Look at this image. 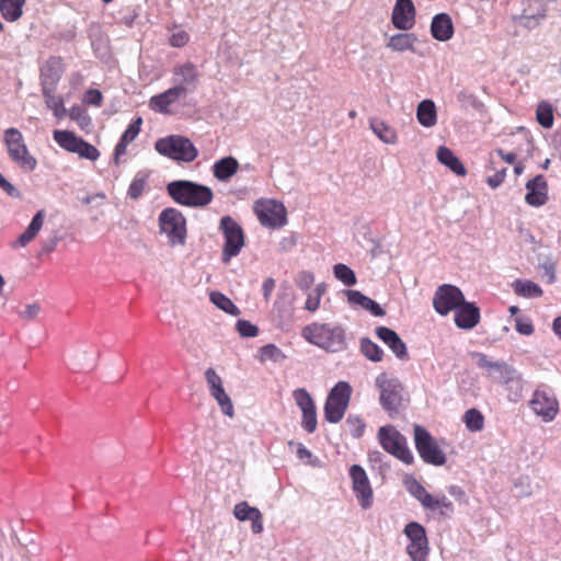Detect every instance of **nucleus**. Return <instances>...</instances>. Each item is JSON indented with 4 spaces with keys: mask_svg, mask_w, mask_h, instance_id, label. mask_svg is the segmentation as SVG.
I'll use <instances>...</instances> for the list:
<instances>
[{
    "mask_svg": "<svg viewBox=\"0 0 561 561\" xmlns=\"http://www.w3.org/2000/svg\"><path fill=\"white\" fill-rule=\"evenodd\" d=\"M26 0H0V12L8 22L18 21L23 14Z\"/></svg>",
    "mask_w": 561,
    "mask_h": 561,
    "instance_id": "72a5a7b5",
    "label": "nucleus"
},
{
    "mask_svg": "<svg viewBox=\"0 0 561 561\" xmlns=\"http://www.w3.org/2000/svg\"><path fill=\"white\" fill-rule=\"evenodd\" d=\"M317 408L302 413L301 427L307 433H313L317 430Z\"/></svg>",
    "mask_w": 561,
    "mask_h": 561,
    "instance_id": "13d9d810",
    "label": "nucleus"
},
{
    "mask_svg": "<svg viewBox=\"0 0 561 561\" xmlns=\"http://www.w3.org/2000/svg\"><path fill=\"white\" fill-rule=\"evenodd\" d=\"M259 508L250 506L247 502H240L234 505L233 515L241 522L249 520L255 513H259Z\"/></svg>",
    "mask_w": 561,
    "mask_h": 561,
    "instance_id": "864d4df0",
    "label": "nucleus"
},
{
    "mask_svg": "<svg viewBox=\"0 0 561 561\" xmlns=\"http://www.w3.org/2000/svg\"><path fill=\"white\" fill-rule=\"evenodd\" d=\"M205 379L209 387V392L211 397H218V394L225 391L222 380L214 368L209 367L206 369Z\"/></svg>",
    "mask_w": 561,
    "mask_h": 561,
    "instance_id": "de8ad7c7",
    "label": "nucleus"
},
{
    "mask_svg": "<svg viewBox=\"0 0 561 561\" xmlns=\"http://www.w3.org/2000/svg\"><path fill=\"white\" fill-rule=\"evenodd\" d=\"M174 77L178 82L176 85L187 88L188 93L193 92L197 88L199 73L196 66L192 62H185L184 65L176 66L174 68Z\"/></svg>",
    "mask_w": 561,
    "mask_h": 561,
    "instance_id": "a878e982",
    "label": "nucleus"
},
{
    "mask_svg": "<svg viewBox=\"0 0 561 561\" xmlns=\"http://www.w3.org/2000/svg\"><path fill=\"white\" fill-rule=\"evenodd\" d=\"M480 309L474 302L465 300L455 311V323L459 329L471 330L480 322Z\"/></svg>",
    "mask_w": 561,
    "mask_h": 561,
    "instance_id": "4be33fe9",
    "label": "nucleus"
},
{
    "mask_svg": "<svg viewBox=\"0 0 561 561\" xmlns=\"http://www.w3.org/2000/svg\"><path fill=\"white\" fill-rule=\"evenodd\" d=\"M343 293L346 295L347 301L351 306L367 310L375 317H383L386 314L385 309L377 301L367 297L362 291L345 289Z\"/></svg>",
    "mask_w": 561,
    "mask_h": 561,
    "instance_id": "b1692460",
    "label": "nucleus"
},
{
    "mask_svg": "<svg viewBox=\"0 0 561 561\" xmlns=\"http://www.w3.org/2000/svg\"><path fill=\"white\" fill-rule=\"evenodd\" d=\"M295 283L302 291H307L314 283L313 273L300 271L295 278Z\"/></svg>",
    "mask_w": 561,
    "mask_h": 561,
    "instance_id": "bf43d9fd",
    "label": "nucleus"
},
{
    "mask_svg": "<svg viewBox=\"0 0 561 561\" xmlns=\"http://www.w3.org/2000/svg\"><path fill=\"white\" fill-rule=\"evenodd\" d=\"M506 379L502 382L506 390H508L514 396V400L522 397L523 391V378L522 375L517 371L516 368L507 369L505 371Z\"/></svg>",
    "mask_w": 561,
    "mask_h": 561,
    "instance_id": "58836bf2",
    "label": "nucleus"
},
{
    "mask_svg": "<svg viewBox=\"0 0 561 561\" xmlns=\"http://www.w3.org/2000/svg\"><path fill=\"white\" fill-rule=\"evenodd\" d=\"M187 93V88L174 85L162 93L153 95L150 99V107L160 113H168V107L175 103L180 98L185 96Z\"/></svg>",
    "mask_w": 561,
    "mask_h": 561,
    "instance_id": "5701e85b",
    "label": "nucleus"
},
{
    "mask_svg": "<svg viewBox=\"0 0 561 561\" xmlns=\"http://www.w3.org/2000/svg\"><path fill=\"white\" fill-rule=\"evenodd\" d=\"M471 357L477 359L478 367L485 369L490 377L501 383L506 379L505 371L514 369L512 365L504 360H490L484 353L472 352Z\"/></svg>",
    "mask_w": 561,
    "mask_h": 561,
    "instance_id": "412c9836",
    "label": "nucleus"
},
{
    "mask_svg": "<svg viewBox=\"0 0 561 561\" xmlns=\"http://www.w3.org/2000/svg\"><path fill=\"white\" fill-rule=\"evenodd\" d=\"M514 488L519 490L517 492L518 496H529L531 494L528 477L518 478V480L514 483Z\"/></svg>",
    "mask_w": 561,
    "mask_h": 561,
    "instance_id": "69168bd1",
    "label": "nucleus"
},
{
    "mask_svg": "<svg viewBox=\"0 0 561 561\" xmlns=\"http://www.w3.org/2000/svg\"><path fill=\"white\" fill-rule=\"evenodd\" d=\"M190 39L188 34L185 31H179L173 33L169 39V43L172 47H183L187 44Z\"/></svg>",
    "mask_w": 561,
    "mask_h": 561,
    "instance_id": "0e129e2a",
    "label": "nucleus"
},
{
    "mask_svg": "<svg viewBox=\"0 0 561 561\" xmlns=\"http://www.w3.org/2000/svg\"><path fill=\"white\" fill-rule=\"evenodd\" d=\"M345 424L348 428L350 434L354 438H359L363 436L364 431L366 428V424L362 417H359L358 415L348 414Z\"/></svg>",
    "mask_w": 561,
    "mask_h": 561,
    "instance_id": "8fccbe9b",
    "label": "nucleus"
},
{
    "mask_svg": "<svg viewBox=\"0 0 561 561\" xmlns=\"http://www.w3.org/2000/svg\"><path fill=\"white\" fill-rule=\"evenodd\" d=\"M239 162L232 156L224 157L217 160L213 167V175L221 182H227L231 179L239 170Z\"/></svg>",
    "mask_w": 561,
    "mask_h": 561,
    "instance_id": "bb28decb",
    "label": "nucleus"
},
{
    "mask_svg": "<svg viewBox=\"0 0 561 561\" xmlns=\"http://www.w3.org/2000/svg\"><path fill=\"white\" fill-rule=\"evenodd\" d=\"M376 387L380 390L379 402L389 415L399 412L403 402V385L397 378H389L386 373H381L376 377Z\"/></svg>",
    "mask_w": 561,
    "mask_h": 561,
    "instance_id": "39448f33",
    "label": "nucleus"
},
{
    "mask_svg": "<svg viewBox=\"0 0 561 561\" xmlns=\"http://www.w3.org/2000/svg\"><path fill=\"white\" fill-rule=\"evenodd\" d=\"M463 422L470 432H479L484 426V416L478 409H469L465 412Z\"/></svg>",
    "mask_w": 561,
    "mask_h": 561,
    "instance_id": "a18cd8bd",
    "label": "nucleus"
},
{
    "mask_svg": "<svg viewBox=\"0 0 561 561\" xmlns=\"http://www.w3.org/2000/svg\"><path fill=\"white\" fill-rule=\"evenodd\" d=\"M417 122L426 128L433 127L437 123V110L433 100L425 99L416 107Z\"/></svg>",
    "mask_w": 561,
    "mask_h": 561,
    "instance_id": "c85d7f7f",
    "label": "nucleus"
},
{
    "mask_svg": "<svg viewBox=\"0 0 561 561\" xmlns=\"http://www.w3.org/2000/svg\"><path fill=\"white\" fill-rule=\"evenodd\" d=\"M54 140L65 150L75 153L82 138L69 130H54Z\"/></svg>",
    "mask_w": 561,
    "mask_h": 561,
    "instance_id": "f704fd0d",
    "label": "nucleus"
},
{
    "mask_svg": "<svg viewBox=\"0 0 561 561\" xmlns=\"http://www.w3.org/2000/svg\"><path fill=\"white\" fill-rule=\"evenodd\" d=\"M414 445L421 459L432 466L446 463V456L435 438L422 425H414Z\"/></svg>",
    "mask_w": 561,
    "mask_h": 561,
    "instance_id": "0eeeda50",
    "label": "nucleus"
},
{
    "mask_svg": "<svg viewBox=\"0 0 561 561\" xmlns=\"http://www.w3.org/2000/svg\"><path fill=\"white\" fill-rule=\"evenodd\" d=\"M370 128L373 133L385 144H394L397 134L393 128L378 118L370 119Z\"/></svg>",
    "mask_w": 561,
    "mask_h": 561,
    "instance_id": "c9c22d12",
    "label": "nucleus"
},
{
    "mask_svg": "<svg viewBox=\"0 0 561 561\" xmlns=\"http://www.w3.org/2000/svg\"><path fill=\"white\" fill-rule=\"evenodd\" d=\"M150 176L149 171H139L136 173L135 178L133 179L131 183L129 184L127 195L131 199H138L141 197L144 192L146 191L148 186V179Z\"/></svg>",
    "mask_w": 561,
    "mask_h": 561,
    "instance_id": "e433bc0d",
    "label": "nucleus"
},
{
    "mask_svg": "<svg viewBox=\"0 0 561 561\" xmlns=\"http://www.w3.org/2000/svg\"><path fill=\"white\" fill-rule=\"evenodd\" d=\"M536 118L541 127L551 128L554 122L552 105L546 101L540 102L537 106Z\"/></svg>",
    "mask_w": 561,
    "mask_h": 561,
    "instance_id": "a19ab883",
    "label": "nucleus"
},
{
    "mask_svg": "<svg viewBox=\"0 0 561 561\" xmlns=\"http://www.w3.org/2000/svg\"><path fill=\"white\" fill-rule=\"evenodd\" d=\"M62 73V59L56 56L49 57L41 67L39 79L42 91H56Z\"/></svg>",
    "mask_w": 561,
    "mask_h": 561,
    "instance_id": "2eb2a0df",
    "label": "nucleus"
},
{
    "mask_svg": "<svg viewBox=\"0 0 561 561\" xmlns=\"http://www.w3.org/2000/svg\"><path fill=\"white\" fill-rule=\"evenodd\" d=\"M454 23L449 14L437 13L431 22V34L439 42H447L454 36Z\"/></svg>",
    "mask_w": 561,
    "mask_h": 561,
    "instance_id": "393cba45",
    "label": "nucleus"
},
{
    "mask_svg": "<svg viewBox=\"0 0 561 561\" xmlns=\"http://www.w3.org/2000/svg\"><path fill=\"white\" fill-rule=\"evenodd\" d=\"M98 356L99 355L96 354L92 359H90L88 351L81 350L73 356V364L79 369L93 370L96 367Z\"/></svg>",
    "mask_w": 561,
    "mask_h": 561,
    "instance_id": "3c124183",
    "label": "nucleus"
},
{
    "mask_svg": "<svg viewBox=\"0 0 561 561\" xmlns=\"http://www.w3.org/2000/svg\"><path fill=\"white\" fill-rule=\"evenodd\" d=\"M515 329L519 334L530 335L534 333V324L529 318L517 317L515 319Z\"/></svg>",
    "mask_w": 561,
    "mask_h": 561,
    "instance_id": "680f3d73",
    "label": "nucleus"
},
{
    "mask_svg": "<svg viewBox=\"0 0 561 561\" xmlns=\"http://www.w3.org/2000/svg\"><path fill=\"white\" fill-rule=\"evenodd\" d=\"M378 439L381 447L405 465H412L414 456L408 446L407 438L394 427L387 425L378 430Z\"/></svg>",
    "mask_w": 561,
    "mask_h": 561,
    "instance_id": "423d86ee",
    "label": "nucleus"
},
{
    "mask_svg": "<svg viewBox=\"0 0 561 561\" xmlns=\"http://www.w3.org/2000/svg\"><path fill=\"white\" fill-rule=\"evenodd\" d=\"M44 219L45 210L41 209L33 216L31 222L28 224L24 232L20 234L15 243L21 247H25L27 243L34 240V238L37 236V233L43 227Z\"/></svg>",
    "mask_w": 561,
    "mask_h": 561,
    "instance_id": "7c9ffc66",
    "label": "nucleus"
},
{
    "mask_svg": "<svg viewBox=\"0 0 561 561\" xmlns=\"http://www.w3.org/2000/svg\"><path fill=\"white\" fill-rule=\"evenodd\" d=\"M512 288L515 295L524 298H538L543 294L541 287L538 284L528 279H515L512 283Z\"/></svg>",
    "mask_w": 561,
    "mask_h": 561,
    "instance_id": "473e14b6",
    "label": "nucleus"
},
{
    "mask_svg": "<svg viewBox=\"0 0 561 561\" xmlns=\"http://www.w3.org/2000/svg\"><path fill=\"white\" fill-rule=\"evenodd\" d=\"M531 409L547 422L552 421L558 413V402L545 390L537 389L530 401Z\"/></svg>",
    "mask_w": 561,
    "mask_h": 561,
    "instance_id": "a211bd4d",
    "label": "nucleus"
},
{
    "mask_svg": "<svg viewBox=\"0 0 561 561\" xmlns=\"http://www.w3.org/2000/svg\"><path fill=\"white\" fill-rule=\"evenodd\" d=\"M437 160L449 168L455 174L459 176H463L467 173V170L460 159L445 146H440L437 149Z\"/></svg>",
    "mask_w": 561,
    "mask_h": 561,
    "instance_id": "c756f323",
    "label": "nucleus"
},
{
    "mask_svg": "<svg viewBox=\"0 0 561 561\" xmlns=\"http://www.w3.org/2000/svg\"><path fill=\"white\" fill-rule=\"evenodd\" d=\"M154 149L161 156L179 162H192L198 156V150L194 144L182 135H170L159 138L154 142Z\"/></svg>",
    "mask_w": 561,
    "mask_h": 561,
    "instance_id": "7ed1b4c3",
    "label": "nucleus"
},
{
    "mask_svg": "<svg viewBox=\"0 0 561 561\" xmlns=\"http://www.w3.org/2000/svg\"><path fill=\"white\" fill-rule=\"evenodd\" d=\"M259 360L264 363L266 360H272L274 363H282L286 359V355L283 351L276 346L275 344H266L259 350Z\"/></svg>",
    "mask_w": 561,
    "mask_h": 561,
    "instance_id": "37998d69",
    "label": "nucleus"
},
{
    "mask_svg": "<svg viewBox=\"0 0 561 561\" xmlns=\"http://www.w3.org/2000/svg\"><path fill=\"white\" fill-rule=\"evenodd\" d=\"M352 489L358 500L359 506L367 510L373 505V489L365 469L360 465H352L350 468Z\"/></svg>",
    "mask_w": 561,
    "mask_h": 561,
    "instance_id": "4468645a",
    "label": "nucleus"
},
{
    "mask_svg": "<svg viewBox=\"0 0 561 561\" xmlns=\"http://www.w3.org/2000/svg\"><path fill=\"white\" fill-rule=\"evenodd\" d=\"M415 7L412 0H396L391 22L397 30L409 31L415 24Z\"/></svg>",
    "mask_w": 561,
    "mask_h": 561,
    "instance_id": "dca6fc26",
    "label": "nucleus"
},
{
    "mask_svg": "<svg viewBox=\"0 0 561 561\" xmlns=\"http://www.w3.org/2000/svg\"><path fill=\"white\" fill-rule=\"evenodd\" d=\"M254 210L263 227L278 229L287 224L286 208L283 203L275 199L256 202Z\"/></svg>",
    "mask_w": 561,
    "mask_h": 561,
    "instance_id": "9b49d317",
    "label": "nucleus"
},
{
    "mask_svg": "<svg viewBox=\"0 0 561 561\" xmlns=\"http://www.w3.org/2000/svg\"><path fill=\"white\" fill-rule=\"evenodd\" d=\"M159 228L165 233L171 245H184L186 242V219L176 208H165L159 215Z\"/></svg>",
    "mask_w": 561,
    "mask_h": 561,
    "instance_id": "6e6552de",
    "label": "nucleus"
},
{
    "mask_svg": "<svg viewBox=\"0 0 561 561\" xmlns=\"http://www.w3.org/2000/svg\"><path fill=\"white\" fill-rule=\"evenodd\" d=\"M465 300V296L459 287L451 284H443L438 286L434 294L433 307L438 314L447 316L450 311H456Z\"/></svg>",
    "mask_w": 561,
    "mask_h": 561,
    "instance_id": "f8f14e48",
    "label": "nucleus"
},
{
    "mask_svg": "<svg viewBox=\"0 0 561 561\" xmlns=\"http://www.w3.org/2000/svg\"><path fill=\"white\" fill-rule=\"evenodd\" d=\"M431 511H438V514L444 517H449L454 512L453 503L447 499L446 495H442L437 499L432 496V505L426 507Z\"/></svg>",
    "mask_w": 561,
    "mask_h": 561,
    "instance_id": "09e8293b",
    "label": "nucleus"
},
{
    "mask_svg": "<svg viewBox=\"0 0 561 561\" xmlns=\"http://www.w3.org/2000/svg\"><path fill=\"white\" fill-rule=\"evenodd\" d=\"M236 330L242 337H254L259 334V328L252 322L243 319L237 321Z\"/></svg>",
    "mask_w": 561,
    "mask_h": 561,
    "instance_id": "6e6d98bb",
    "label": "nucleus"
},
{
    "mask_svg": "<svg viewBox=\"0 0 561 561\" xmlns=\"http://www.w3.org/2000/svg\"><path fill=\"white\" fill-rule=\"evenodd\" d=\"M403 485L407 491L415 497L424 508L432 505V494L411 474H405L403 478Z\"/></svg>",
    "mask_w": 561,
    "mask_h": 561,
    "instance_id": "cd10ccee",
    "label": "nucleus"
},
{
    "mask_svg": "<svg viewBox=\"0 0 561 561\" xmlns=\"http://www.w3.org/2000/svg\"><path fill=\"white\" fill-rule=\"evenodd\" d=\"M360 352L367 359L374 363L381 362L383 357V351L381 347L369 337L360 339Z\"/></svg>",
    "mask_w": 561,
    "mask_h": 561,
    "instance_id": "ea45409f",
    "label": "nucleus"
},
{
    "mask_svg": "<svg viewBox=\"0 0 561 561\" xmlns=\"http://www.w3.org/2000/svg\"><path fill=\"white\" fill-rule=\"evenodd\" d=\"M219 228L225 238L221 260L227 264L232 257L237 256L243 248L244 233L242 227L230 216L221 217Z\"/></svg>",
    "mask_w": 561,
    "mask_h": 561,
    "instance_id": "1a4fd4ad",
    "label": "nucleus"
},
{
    "mask_svg": "<svg viewBox=\"0 0 561 561\" xmlns=\"http://www.w3.org/2000/svg\"><path fill=\"white\" fill-rule=\"evenodd\" d=\"M4 142L10 158L26 171L35 170L36 159L28 153L22 133L14 127L4 131Z\"/></svg>",
    "mask_w": 561,
    "mask_h": 561,
    "instance_id": "9d476101",
    "label": "nucleus"
},
{
    "mask_svg": "<svg viewBox=\"0 0 561 561\" xmlns=\"http://www.w3.org/2000/svg\"><path fill=\"white\" fill-rule=\"evenodd\" d=\"M404 535L410 543L407 552L413 561H426L428 553V540L425 528L417 522H410L405 525Z\"/></svg>",
    "mask_w": 561,
    "mask_h": 561,
    "instance_id": "ddd939ff",
    "label": "nucleus"
},
{
    "mask_svg": "<svg viewBox=\"0 0 561 561\" xmlns=\"http://www.w3.org/2000/svg\"><path fill=\"white\" fill-rule=\"evenodd\" d=\"M83 101L88 105L100 106L103 101V95L100 90L90 89L85 92Z\"/></svg>",
    "mask_w": 561,
    "mask_h": 561,
    "instance_id": "e2e57ef3",
    "label": "nucleus"
},
{
    "mask_svg": "<svg viewBox=\"0 0 561 561\" xmlns=\"http://www.w3.org/2000/svg\"><path fill=\"white\" fill-rule=\"evenodd\" d=\"M375 333L378 339L381 340L391 350L398 359H409L407 344L394 330L388 327H377Z\"/></svg>",
    "mask_w": 561,
    "mask_h": 561,
    "instance_id": "6ab92c4d",
    "label": "nucleus"
},
{
    "mask_svg": "<svg viewBox=\"0 0 561 561\" xmlns=\"http://www.w3.org/2000/svg\"><path fill=\"white\" fill-rule=\"evenodd\" d=\"M525 201L528 205L540 207L548 201V183L542 174H538L526 183Z\"/></svg>",
    "mask_w": 561,
    "mask_h": 561,
    "instance_id": "aec40b11",
    "label": "nucleus"
},
{
    "mask_svg": "<svg viewBox=\"0 0 561 561\" xmlns=\"http://www.w3.org/2000/svg\"><path fill=\"white\" fill-rule=\"evenodd\" d=\"M42 93L45 98L46 106L54 112L56 117L62 118L67 113L62 98L56 96L55 91H42Z\"/></svg>",
    "mask_w": 561,
    "mask_h": 561,
    "instance_id": "c03bdc74",
    "label": "nucleus"
},
{
    "mask_svg": "<svg viewBox=\"0 0 561 561\" xmlns=\"http://www.w3.org/2000/svg\"><path fill=\"white\" fill-rule=\"evenodd\" d=\"M505 176H506V168H503L502 170L497 171L494 175L489 176L486 179V183L492 188H496L504 182Z\"/></svg>",
    "mask_w": 561,
    "mask_h": 561,
    "instance_id": "774afa93",
    "label": "nucleus"
},
{
    "mask_svg": "<svg viewBox=\"0 0 561 561\" xmlns=\"http://www.w3.org/2000/svg\"><path fill=\"white\" fill-rule=\"evenodd\" d=\"M0 188L3 190L10 197L21 198V192L2 174H0Z\"/></svg>",
    "mask_w": 561,
    "mask_h": 561,
    "instance_id": "338daca9",
    "label": "nucleus"
},
{
    "mask_svg": "<svg viewBox=\"0 0 561 561\" xmlns=\"http://www.w3.org/2000/svg\"><path fill=\"white\" fill-rule=\"evenodd\" d=\"M213 398L217 401L225 415L229 417L233 416V404L230 397L226 393V391H222L220 394H218V397Z\"/></svg>",
    "mask_w": 561,
    "mask_h": 561,
    "instance_id": "052dcab7",
    "label": "nucleus"
},
{
    "mask_svg": "<svg viewBox=\"0 0 561 561\" xmlns=\"http://www.w3.org/2000/svg\"><path fill=\"white\" fill-rule=\"evenodd\" d=\"M169 196L176 203L187 207H205L214 198L209 186L190 180H175L167 185Z\"/></svg>",
    "mask_w": 561,
    "mask_h": 561,
    "instance_id": "f03ea898",
    "label": "nucleus"
},
{
    "mask_svg": "<svg viewBox=\"0 0 561 561\" xmlns=\"http://www.w3.org/2000/svg\"><path fill=\"white\" fill-rule=\"evenodd\" d=\"M519 16L514 18L524 27L531 30L540 24L547 16V7L541 0H525Z\"/></svg>",
    "mask_w": 561,
    "mask_h": 561,
    "instance_id": "f3484780",
    "label": "nucleus"
},
{
    "mask_svg": "<svg viewBox=\"0 0 561 561\" xmlns=\"http://www.w3.org/2000/svg\"><path fill=\"white\" fill-rule=\"evenodd\" d=\"M293 397L301 413L310 411L316 408V403L310 393L305 388L294 390Z\"/></svg>",
    "mask_w": 561,
    "mask_h": 561,
    "instance_id": "49530a36",
    "label": "nucleus"
},
{
    "mask_svg": "<svg viewBox=\"0 0 561 561\" xmlns=\"http://www.w3.org/2000/svg\"><path fill=\"white\" fill-rule=\"evenodd\" d=\"M210 301L220 310L231 316H239L240 309L232 302V300L220 291H211L209 295Z\"/></svg>",
    "mask_w": 561,
    "mask_h": 561,
    "instance_id": "4c0bfd02",
    "label": "nucleus"
},
{
    "mask_svg": "<svg viewBox=\"0 0 561 561\" xmlns=\"http://www.w3.org/2000/svg\"><path fill=\"white\" fill-rule=\"evenodd\" d=\"M301 334L309 343L331 353L347 348L346 333L342 325L311 323L302 329Z\"/></svg>",
    "mask_w": 561,
    "mask_h": 561,
    "instance_id": "f257e3e1",
    "label": "nucleus"
},
{
    "mask_svg": "<svg viewBox=\"0 0 561 561\" xmlns=\"http://www.w3.org/2000/svg\"><path fill=\"white\" fill-rule=\"evenodd\" d=\"M71 119L76 121L81 128L88 127L91 124V117L84 108L79 105H73L69 111Z\"/></svg>",
    "mask_w": 561,
    "mask_h": 561,
    "instance_id": "5fc2aeb1",
    "label": "nucleus"
},
{
    "mask_svg": "<svg viewBox=\"0 0 561 561\" xmlns=\"http://www.w3.org/2000/svg\"><path fill=\"white\" fill-rule=\"evenodd\" d=\"M75 153H77L80 158H83V159H87L90 161H95L100 157L99 150L93 145L85 141L83 138H82L81 142L79 144Z\"/></svg>",
    "mask_w": 561,
    "mask_h": 561,
    "instance_id": "603ef678",
    "label": "nucleus"
},
{
    "mask_svg": "<svg viewBox=\"0 0 561 561\" xmlns=\"http://www.w3.org/2000/svg\"><path fill=\"white\" fill-rule=\"evenodd\" d=\"M416 41L417 37L413 33H407V31H404V33H397L392 35L387 43V47L400 53L405 50L414 51V44Z\"/></svg>",
    "mask_w": 561,
    "mask_h": 561,
    "instance_id": "2f4dec72",
    "label": "nucleus"
},
{
    "mask_svg": "<svg viewBox=\"0 0 561 561\" xmlns=\"http://www.w3.org/2000/svg\"><path fill=\"white\" fill-rule=\"evenodd\" d=\"M333 275L347 287L354 286L357 283L355 272L343 263H337L333 266Z\"/></svg>",
    "mask_w": 561,
    "mask_h": 561,
    "instance_id": "79ce46f5",
    "label": "nucleus"
},
{
    "mask_svg": "<svg viewBox=\"0 0 561 561\" xmlns=\"http://www.w3.org/2000/svg\"><path fill=\"white\" fill-rule=\"evenodd\" d=\"M352 394V387L347 381H339L329 391L323 412L329 423H339L346 412Z\"/></svg>",
    "mask_w": 561,
    "mask_h": 561,
    "instance_id": "20e7f679",
    "label": "nucleus"
},
{
    "mask_svg": "<svg viewBox=\"0 0 561 561\" xmlns=\"http://www.w3.org/2000/svg\"><path fill=\"white\" fill-rule=\"evenodd\" d=\"M141 124H142V118L141 117H137L136 119H134L128 125L126 130L122 134L119 140H122V141H124L126 144L131 142L138 136V134L140 133Z\"/></svg>",
    "mask_w": 561,
    "mask_h": 561,
    "instance_id": "4d7b16f0",
    "label": "nucleus"
}]
</instances>
